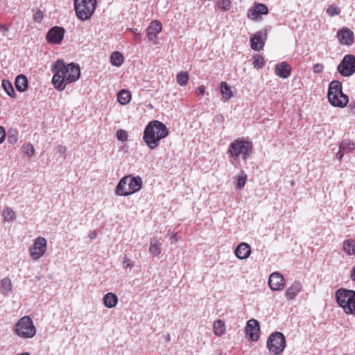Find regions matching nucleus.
Returning a JSON list of instances; mask_svg holds the SVG:
<instances>
[{
	"label": "nucleus",
	"instance_id": "31",
	"mask_svg": "<svg viewBox=\"0 0 355 355\" xmlns=\"http://www.w3.org/2000/svg\"><path fill=\"white\" fill-rule=\"evenodd\" d=\"M247 181V174L244 171H241L236 176V187L238 189H241L244 187Z\"/></svg>",
	"mask_w": 355,
	"mask_h": 355
},
{
	"label": "nucleus",
	"instance_id": "54",
	"mask_svg": "<svg viewBox=\"0 0 355 355\" xmlns=\"http://www.w3.org/2000/svg\"><path fill=\"white\" fill-rule=\"evenodd\" d=\"M128 262H129L128 260H125V261H123V263L125 265L126 267L130 266Z\"/></svg>",
	"mask_w": 355,
	"mask_h": 355
},
{
	"label": "nucleus",
	"instance_id": "47",
	"mask_svg": "<svg viewBox=\"0 0 355 355\" xmlns=\"http://www.w3.org/2000/svg\"><path fill=\"white\" fill-rule=\"evenodd\" d=\"M57 151H58V153L62 155L64 158H65L64 155H65L66 151H67V148H66L65 146H62V145L58 146Z\"/></svg>",
	"mask_w": 355,
	"mask_h": 355
},
{
	"label": "nucleus",
	"instance_id": "34",
	"mask_svg": "<svg viewBox=\"0 0 355 355\" xmlns=\"http://www.w3.org/2000/svg\"><path fill=\"white\" fill-rule=\"evenodd\" d=\"M189 74L186 71H181L178 73L176 76L177 82L181 86H184L187 85L189 80Z\"/></svg>",
	"mask_w": 355,
	"mask_h": 355
},
{
	"label": "nucleus",
	"instance_id": "22",
	"mask_svg": "<svg viewBox=\"0 0 355 355\" xmlns=\"http://www.w3.org/2000/svg\"><path fill=\"white\" fill-rule=\"evenodd\" d=\"M302 286L299 282H295L286 291V297L289 300H293L296 295L302 291Z\"/></svg>",
	"mask_w": 355,
	"mask_h": 355
},
{
	"label": "nucleus",
	"instance_id": "2",
	"mask_svg": "<svg viewBox=\"0 0 355 355\" xmlns=\"http://www.w3.org/2000/svg\"><path fill=\"white\" fill-rule=\"evenodd\" d=\"M168 135V130L165 124L157 120L150 121L146 126L143 140L150 149H155L160 140Z\"/></svg>",
	"mask_w": 355,
	"mask_h": 355
},
{
	"label": "nucleus",
	"instance_id": "9",
	"mask_svg": "<svg viewBox=\"0 0 355 355\" xmlns=\"http://www.w3.org/2000/svg\"><path fill=\"white\" fill-rule=\"evenodd\" d=\"M338 73L344 77H349L355 73V55H345L337 67Z\"/></svg>",
	"mask_w": 355,
	"mask_h": 355
},
{
	"label": "nucleus",
	"instance_id": "5",
	"mask_svg": "<svg viewBox=\"0 0 355 355\" xmlns=\"http://www.w3.org/2000/svg\"><path fill=\"white\" fill-rule=\"evenodd\" d=\"M74 10L77 17L84 21L89 19L93 15L97 0H74Z\"/></svg>",
	"mask_w": 355,
	"mask_h": 355
},
{
	"label": "nucleus",
	"instance_id": "7",
	"mask_svg": "<svg viewBox=\"0 0 355 355\" xmlns=\"http://www.w3.org/2000/svg\"><path fill=\"white\" fill-rule=\"evenodd\" d=\"M343 93L342 83L338 80H332L329 85L327 93V97L330 104L334 107H345L349 103V98L345 97V102L336 101L337 95H341Z\"/></svg>",
	"mask_w": 355,
	"mask_h": 355
},
{
	"label": "nucleus",
	"instance_id": "38",
	"mask_svg": "<svg viewBox=\"0 0 355 355\" xmlns=\"http://www.w3.org/2000/svg\"><path fill=\"white\" fill-rule=\"evenodd\" d=\"M18 140V133L16 130H10L8 133V141L10 144H15Z\"/></svg>",
	"mask_w": 355,
	"mask_h": 355
},
{
	"label": "nucleus",
	"instance_id": "28",
	"mask_svg": "<svg viewBox=\"0 0 355 355\" xmlns=\"http://www.w3.org/2000/svg\"><path fill=\"white\" fill-rule=\"evenodd\" d=\"M220 88L223 99L229 100L233 96L231 88L226 82H221Z\"/></svg>",
	"mask_w": 355,
	"mask_h": 355
},
{
	"label": "nucleus",
	"instance_id": "53",
	"mask_svg": "<svg viewBox=\"0 0 355 355\" xmlns=\"http://www.w3.org/2000/svg\"><path fill=\"white\" fill-rule=\"evenodd\" d=\"M96 233L95 231L92 232L91 234H89V237L91 239H94V238H96Z\"/></svg>",
	"mask_w": 355,
	"mask_h": 355
},
{
	"label": "nucleus",
	"instance_id": "52",
	"mask_svg": "<svg viewBox=\"0 0 355 355\" xmlns=\"http://www.w3.org/2000/svg\"><path fill=\"white\" fill-rule=\"evenodd\" d=\"M350 278L353 282H355V265L352 268Z\"/></svg>",
	"mask_w": 355,
	"mask_h": 355
},
{
	"label": "nucleus",
	"instance_id": "15",
	"mask_svg": "<svg viewBox=\"0 0 355 355\" xmlns=\"http://www.w3.org/2000/svg\"><path fill=\"white\" fill-rule=\"evenodd\" d=\"M337 37L341 44L351 46L354 43V33L348 28L344 27L337 32Z\"/></svg>",
	"mask_w": 355,
	"mask_h": 355
},
{
	"label": "nucleus",
	"instance_id": "1",
	"mask_svg": "<svg viewBox=\"0 0 355 355\" xmlns=\"http://www.w3.org/2000/svg\"><path fill=\"white\" fill-rule=\"evenodd\" d=\"M51 71L53 73L52 84L59 92L63 91L67 84L77 81L80 76V68L78 64H67L61 59L52 64Z\"/></svg>",
	"mask_w": 355,
	"mask_h": 355
},
{
	"label": "nucleus",
	"instance_id": "25",
	"mask_svg": "<svg viewBox=\"0 0 355 355\" xmlns=\"http://www.w3.org/2000/svg\"><path fill=\"white\" fill-rule=\"evenodd\" d=\"M128 178L129 177L125 175L119 180L114 190L116 195L124 196L123 193L127 191L126 186H128Z\"/></svg>",
	"mask_w": 355,
	"mask_h": 355
},
{
	"label": "nucleus",
	"instance_id": "18",
	"mask_svg": "<svg viewBox=\"0 0 355 355\" xmlns=\"http://www.w3.org/2000/svg\"><path fill=\"white\" fill-rule=\"evenodd\" d=\"M355 144L353 141L349 139L343 140L339 144V150L336 155L338 160H341L345 154H347L354 150Z\"/></svg>",
	"mask_w": 355,
	"mask_h": 355
},
{
	"label": "nucleus",
	"instance_id": "33",
	"mask_svg": "<svg viewBox=\"0 0 355 355\" xmlns=\"http://www.w3.org/2000/svg\"><path fill=\"white\" fill-rule=\"evenodd\" d=\"M12 288L11 280L9 278H4L1 282V292L6 295L10 292Z\"/></svg>",
	"mask_w": 355,
	"mask_h": 355
},
{
	"label": "nucleus",
	"instance_id": "29",
	"mask_svg": "<svg viewBox=\"0 0 355 355\" xmlns=\"http://www.w3.org/2000/svg\"><path fill=\"white\" fill-rule=\"evenodd\" d=\"M124 58L122 53L119 51L112 53L110 55V62L113 66L119 67L123 62Z\"/></svg>",
	"mask_w": 355,
	"mask_h": 355
},
{
	"label": "nucleus",
	"instance_id": "35",
	"mask_svg": "<svg viewBox=\"0 0 355 355\" xmlns=\"http://www.w3.org/2000/svg\"><path fill=\"white\" fill-rule=\"evenodd\" d=\"M2 215L5 220L12 221L15 218V213L10 207L4 209Z\"/></svg>",
	"mask_w": 355,
	"mask_h": 355
},
{
	"label": "nucleus",
	"instance_id": "6",
	"mask_svg": "<svg viewBox=\"0 0 355 355\" xmlns=\"http://www.w3.org/2000/svg\"><path fill=\"white\" fill-rule=\"evenodd\" d=\"M15 331L19 337L24 338H31L36 334V329L29 316L20 318L15 324Z\"/></svg>",
	"mask_w": 355,
	"mask_h": 355
},
{
	"label": "nucleus",
	"instance_id": "32",
	"mask_svg": "<svg viewBox=\"0 0 355 355\" xmlns=\"http://www.w3.org/2000/svg\"><path fill=\"white\" fill-rule=\"evenodd\" d=\"M2 87L3 88V89L5 90V92H6V94L12 97V98H15L16 96V94H15V89H14V87L12 85V83L8 80H3L2 81Z\"/></svg>",
	"mask_w": 355,
	"mask_h": 355
},
{
	"label": "nucleus",
	"instance_id": "43",
	"mask_svg": "<svg viewBox=\"0 0 355 355\" xmlns=\"http://www.w3.org/2000/svg\"><path fill=\"white\" fill-rule=\"evenodd\" d=\"M44 17V15H43V12L41 11V10H37L35 14H34V20L37 22H40L42 19Z\"/></svg>",
	"mask_w": 355,
	"mask_h": 355
},
{
	"label": "nucleus",
	"instance_id": "51",
	"mask_svg": "<svg viewBox=\"0 0 355 355\" xmlns=\"http://www.w3.org/2000/svg\"><path fill=\"white\" fill-rule=\"evenodd\" d=\"M178 241V236L177 233L173 234L171 237V243H175Z\"/></svg>",
	"mask_w": 355,
	"mask_h": 355
},
{
	"label": "nucleus",
	"instance_id": "17",
	"mask_svg": "<svg viewBox=\"0 0 355 355\" xmlns=\"http://www.w3.org/2000/svg\"><path fill=\"white\" fill-rule=\"evenodd\" d=\"M284 279L281 273L275 272L268 279V284L272 291H281L284 288Z\"/></svg>",
	"mask_w": 355,
	"mask_h": 355
},
{
	"label": "nucleus",
	"instance_id": "36",
	"mask_svg": "<svg viewBox=\"0 0 355 355\" xmlns=\"http://www.w3.org/2000/svg\"><path fill=\"white\" fill-rule=\"evenodd\" d=\"M160 243L157 241H151L150 243L149 251L155 256H158L161 253Z\"/></svg>",
	"mask_w": 355,
	"mask_h": 355
},
{
	"label": "nucleus",
	"instance_id": "55",
	"mask_svg": "<svg viewBox=\"0 0 355 355\" xmlns=\"http://www.w3.org/2000/svg\"><path fill=\"white\" fill-rule=\"evenodd\" d=\"M17 355H31V354L28 352H24V353L18 354Z\"/></svg>",
	"mask_w": 355,
	"mask_h": 355
},
{
	"label": "nucleus",
	"instance_id": "49",
	"mask_svg": "<svg viewBox=\"0 0 355 355\" xmlns=\"http://www.w3.org/2000/svg\"><path fill=\"white\" fill-rule=\"evenodd\" d=\"M344 97H346L347 98H349L348 96L345 94H341V95H337V98L336 99V101H341V102H345V98Z\"/></svg>",
	"mask_w": 355,
	"mask_h": 355
},
{
	"label": "nucleus",
	"instance_id": "37",
	"mask_svg": "<svg viewBox=\"0 0 355 355\" xmlns=\"http://www.w3.org/2000/svg\"><path fill=\"white\" fill-rule=\"evenodd\" d=\"M265 62L263 56L257 55L254 56L253 67L254 68L261 69L264 66Z\"/></svg>",
	"mask_w": 355,
	"mask_h": 355
},
{
	"label": "nucleus",
	"instance_id": "10",
	"mask_svg": "<svg viewBox=\"0 0 355 355\" xmlns=\"http://www.w3.org/2000/svg\"><path fill=\"white\" fill-rule=\"evenodd\" d=\"M269 30H270V27L267 26L250 36L251 48L253 50L260 51L263 48Z\"/></svg>",
	"mask_w": 355,
	"mask_h": 355
},
{
	"label": "nucleus",
	"instance_id": "57",
	"mask_svg": "<svg viewBox=\"0 0 355 355\" xmlns=\"http://www.w3.org/2000/svg\"><path fill=\"white\" fill-rule=\"evenodd\" d=\"M166 340H169V335H168V336H167V337H166Z\"/></svg>",
	"mask_w": 355,
	"mask_h": 355
},
{
	"label": "nucleus",
	"instance_id": "16",
	"mask_svg": "<svg viewBox=\"0 0 355 355\" xmlns=\"http://www.w3.org/2000/svg\"><path fill=\"white\" fill-rule=\"evenodd\" d=\"M162 25L158 20L151 21L146 28V36L148 40L151 42H155L157 35L162 31Z\"/></svg>",
	"mask_w": 355,
	"mask_h": 355
},
{
	"label": "nucleus",
	"instance_id": "21",
	"mask_svg": "<svg viewBox=\"0 0 355 355\" xmlns=\"http://www.w3.org/2000/svg\"><path fill=\"white\" fill-rule=\"evenodd\" d=\"M236 257L239 259H245L248 258L251 254V248L246 243H241L237 245L234 250Z\"/></svg>",
	"mask_w": 355,
	"mask_h": 355
},
{
	"label": "nucleus",
	"instance_id": "40",
	"mask_svg": "<svg viewBox=\"0 0 355 355\" xmlns=\"http://www.w3.org/2000/svg\"><path fill=\"white\" fill-rule=\"evenodd\" d=\"M340 12V9L338 6L330 5L327 9V13L329 16H336Z\"/></svg>",
	"mask_w": 355,
	"mask_h": 355
},
{
	"label": "nucleus",
	"instance_id": "48",
	"mask_svg": "<svg viewBox=\"0 0 355 355\" xmlns=\"http://www.w3.org/2000/svg\"><path fill=\"white\" fill-rule=\"evenodd\" d=\"M348 109L351 114L355 115V103H351L348 106Z\"/></svg>",
	"mask_w": 355,
	"mask_h": 355
},
{
	"label": "nucleus",
	"instance_id": "13",
	"mask_svg": "<svg viewBox=\"0 0 355 355\" xmlns=\"http://www.w3.org/2000/svg\"><path fill=\"white\" fill-rule=\"evenodd\" d=\"M246 334L248 338L252 341H257L259 338L260 325L255 319H250L247 322L245 327Z\"/></svg>",
	"mask_w": 355,
	"mask_h": 355
},
{
	"label": "nucleus",
	"instance_id": "20",
	"mask_svg": "<svg viewBox=\"0 0 355 355\" xmlns=\"http://www.w3.org/2000/svg\"><path fill=\"white\" fill-rule=\"evenodd\" d=\"M275 73L280 78H287L291 76V67L286 62H282L276 64Z\"/></svg>",
	"mask_w": 355,
	"mask_h": 355
},
{
	"label": "nucleus",
	"instance_id": "27",
	"mask_svg": "<svg viewBox=\"0 0 355 355\" xmlns=\"http://www.w3.org/2000/svg\"><path fill=\"white\" fill-rule=\"evenodd\" d=\"M117 100L121 105H127L131 100V94L126 89H121L117 95Z\"/></svg>",
	"mask_w": 355,
	"mask_h": 355
},
{
	"label": "nucleus",
	"instance_id": "39",
	"mask_svg": "<svg viewBox=\"0 0 355 355\" xmlns=\"http://www.w3.org/2000/svg\"><path fill=\"white\" fill-rule=\"evenodd\" d=\"M230 0H218V7L223 11H227L230 8Z\"/></svg>",
	"mask_w": 355,
	"mask_h": 355
},
{
	"label": "nucleus",
	"instance_id": "24",
	"mask_svg": "<svg viewBox=\"0 0 355 355\" xmlns=\"http://www.w3.org/2000/svg\"><path fill=\"white\" fill-rule=\"evenodd\" d=\"M103 300L104 306L109 309L115 307L118 303V297L113 293H106Z\"/></svg>",
	"mask_w": 355,
	"mask_h": 355
},
{
	"label": "nucleus",
	"instance_id": "56",
	"mask_svg": "<svg viewBox=\"0 0 355 355\" xmlns=\"http://www.w3.org/2000/svg\"><path fill=\"white\" fill-rule=\"evenodd\" d=\"M0 29H3L4 31H7V29L3 26H0Z\"/></svg>",
	"mask_w": 355,
	"mask_h": 355
},
{
	"label": "nucleus",
	"instance_id": "3",
	"mask_svg": "<svg viewBox=\"0 0 355 355\" xmlns=\"http://www.w3.org/2000/svg\"><path fill=\"white\" fill-rule=\"evenodd\" d=\"M252 142L243 138H239L229 145L227 153L231 162L236 160L240 156L243 161H246L252 150Z\"/></svg>",
	"mask_w": 355,
	"mask_h": 355
},
{
	"label": "nucleus",
	"instance_id": "26",
	"mask_svg": "<svg viewBox=\"0 0 355 355\" xmlns=\"http://www.w3.org/2000/svg\"><path fill=\"white\" fill-rule=\"evenodd\" d=\"M343 250L348 255H354L355 240L352 239L345 240L343 243Z\"/></svg>",
	"mask_w": 355,
	"mask_h": 355
},
{
	"label": "nucleus",
	"instance_id": "14",
	"mask_svg": "<svg viewBox=\"0 0 355 355\" xmlns=\"http://www.w3.org/2000/svg\"><path fill=\"white\" fill-rule=\"evenodd\" d=\"M126 177H129V178L127 184V191L123 193L124 196H130L139 191L142 187V180L139 176L126 175Z\"/></svg>",
	"mask_w": 355,
	"mask_h": 355
},
{
	"label": "nucleus",
	"instance_id": "45",
	"mask_svg": "<svg viewBox=\"0 0 355 355\" xmlns=\"http://www.w3.org/2000/svg\"><path fill=\"white\" fill-rule=\"evenodd\" d=\"M131 31L137 40H141V32L138 28L131 29Z\"/></svg>",
	"mask_w": 355,
	"mask_h": 355
},
{
	"label": "nucleus",
	"instance_id": "44",
	"mask_svg": "<svg viewBox=\"0 0 355 355\" xmlns=\"http://www.w3.org/2000/svg\"><path fill=\"white\" fill-rule=\"evenodd\" d=\"M323 64L316 63L313 65V70L315 73H320L323 70Z\"/></svg>",
	"mask_w": 355,
	"mask_h": 355
},
{
	"label": "nucleus",
	"instance_id": "50",
	"mask_svg": "<svg viewBox=\"0 0 355 355\" xmlns=\"http://www.w3.org/2000/svg\"><path fill=\"white\" fill-rule=\"evenodd\" d=\"M198 95L203 96L205 94V87L204 85L200 86L197 89Z\"/></svg>",
	"mask_w": 355,
	"mask_h": 355
},
{
	"label": "nucleus",
	"instance_id": "46",
	"mask_svg": "<svg viewBox=\"0 0 355 355\" xmlns=\"http://www.w3.org/2000/svg\"><path fill=\"white\" fill-rule=\"evenodd\" d=\"M6 131H5L4 128L3 127L0 126V144L3 142V141L6 139Z\"/></svg>",
	"mask_w": 355,
	"mask_h": 355
},
{
	"label": "nucleus",
	"instance_id": "41",
	"mask_svg": "<svg viewBox=\"0 0 355 355\" xmlns=\"http://www.w3.org/2000/svg\"><path fill=\"white\" fill-rule=\"evenodd\" d=\"M128 132L123 129L119 130L116 132V138L118 140L125 141L128 140Z\"/></svg>",
	"mask_w": 355,
	"mask_h": 355
},
{
	"label": "nucleus",
	"instance_id": "11",
	"mask_svg": "<svg viewBox=\"0 0 355 355\" xmlns=\"http://www.w3.org/2000/svg\"><path fill=\"white\" fill-rule=\"evenodd\" d=\"M46 240L43 237H38L29 249L30 254L34 259H38L42 257L46 252Z\"/></svg>",
	"mask_w": 355,
	"mask_h": 355
},
{
	"label": "nucleus",
	"instance_id": "4",
	"mask_svg": "<svg viewBox=\"0 0 355 355\" xmlns=\"http://www.w3.org/2000/svg\"><path fill=\"white\" fill-rule=\"evenodd\" d=\"M335 298L338 305L346 314L355 315V291L344 288L336 291Z\"/></svg>",
	"mask_w": 355,
	"mask_h": 355
},
{
	"label": "nucleus",
	"instance_id": "8",
	"mask_svg": "<svg viewBox=\"0 0 355 355\" xmlns=\"http://www.w3.org/2000/svg\"><path fill=\"white\" fill-rule=\"evenodd\" d=\"M286 345V338L279 331L272 333L267 340V347L273 355L280 354L285 349Z\"/></svg>",
	"mask_w": 355,
	"mask_h": 355
},
{
	"label": "nucleus",
	"instance_id": "30",
	"mask_svg": "<svg viewBox=\"0 0 355 355\" xmlns=\"http://www.w3.org/2000/svg\"><path fill=\"white\" fill-rule=\"evenodd\" d=\"M214 332L216 336H222L225 332V322L221 320H217L213 324Z\"/></svg>",
	"mask_w": 355,
	"mask_h": 355
},
{
	"label": "nucleus",
	"instance_id": "19",
	"mask_svg": "<svg viewBox=\"0 0 355 355\" xmlns=\"http://www.w3.org/2000/svg\"><path fill=\"white\" fill-rule=\"evenodd\" d=\"M268 13V7L263 3H257L254 7L251 8L248 12V16L252 19H257L261 15Z\"/></svg>",
	"mask_w": 355,
	"mask_h": 355
},
{
	"label": "nucleus",
	"instance_id": "12",
	"mask_svg": "<svg viewBox=\"0 0 355 355\" xmlns=\"http://www.w3.org/2000/svg\"><path fill=\"white\" fill-rule=\"evenodd\" d=\"M64 33L65 30L62 27H52L46 34V40L49 43L58 44L62 41Z\"/></svg>",
	"mask_w": 355,
	"mask_h": 355
},
{
	"label": "nucleus",
	"instance_id": "42",
	"mask_svg": "<svg viewBox=\"0 0 355 355\" xmlns=\"http://www.w3.org/2000/svg\"><path fill=\"white\" fill-rule=\"evenodd\" d=\"M35 153V148L32 144H28L26 146L25 154L28 156L31 157Z\"/></svg>",
	"mask_w": 355,
	"mask_h": 355
},
{
	"label": "nucleus",
	"instance_id": "23",
	"mask_svg": "<svg viewBox=\"0 0 355 355\" xmlns=\"http://www.w3.org/2000/svg\"><path fill=\"white\" fill-rule=\"evenodd\" d=\"M28 79L26 76L23 74L18 75L15 81V85L17 90L19 92H25L28 88Z\"/></svg>",
	"mask_w": 355,
	"mask_h": 355
}]
</instances>
